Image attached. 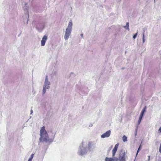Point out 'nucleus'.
<instances>
[{"mask_svg":"<svg viewBox=\"0 0 161 161\" xmlns=\"http://www.w3.org/2000/svg\"><path fill=\"white\" fill-rule=\"evenodd\" d=\"M80 35H81V36L82 37H83V34H81Z\"/></svg>","mask_w":161,"mask_h":161,"instance_id":"obj_23","label":"nucleus"},{"mask_svg":"<svg viewBox=\"0 0 161 161\" xmlns=\"http://www.w3.org/2000/svg\"><path fill=\"white\" fill-rule=\"evenodd\" d=\"M140 147H141V145H140V146H139V148H138V151H137V153H136V154H137V153H138L139 150H140V148H141Z\"/></svg>","mask_w":161,"mask_h":161,"instance_id":"obj_17","label":"nucleus"},{"mask_svg":"<svg viewBox=\"0 0 161 161\" xmlns=\"http://www.w3.org/2000/svg\"><path fill=\"white\" fill-rule=\"evenodd\" d=\"M119 143L116 144L114 147V149L112 150V156L113 157H114L115 154L116 152L117 149L118 148V146H119Z\"/></svg>","mask_w":161,"mask_h":161,"instance_id":"obj_6","label":"nucleus"},{"mask_svg":"<svg viewBox=\"0 0 161 161\" xmlns=\"http://www.w3.org/2000/svg\"><path fill=\"white\" fill-rule=\"evenodd\" d=\"M125 153H124L120 154L119 158V159L120 161H125Z\"/></svg>","mask_w":161,"mask_h":161,"instance_id":"obj_7","label":"nucleus"},{"mask_svg":"<svg viewBox=\"0 0 161 161\" xmlns=\"http://www.w3.org/2000/svg\"><path fill=\"white\" fill-rule=\"evenodd\" d=\"M111 131L110 130H108L105 133H104L101 136V137L102 138H105L106 137H108L110 135Z\"/></svg>","mask_w":161,"mask_h":161,"instance_id":"obj_5","label":"nucleus"},{"mask_svg":"<svg viewBox=\"0 0 161 161\" xmlns=\"http://www.w3.org/2000/svg\"><path fill=\"white\" fill-rule=\"evenodd\" d=\"M72 22H69V23L68 26L67 28H69V29L72 30Z\"/></svg>","mask_w":161,"mask_h":161,"instance_id":"obj_10","label":"nucleus"},{"mask_svg":"<svg viewBox=\"0 0 161 161\" xmlns=\"http://www.w3.org/2000/svg\"><path fill=\"white\" fill-rule=\"evenodd\" d=\"M146 108H147L146 106H145L144 107L142 110L141 112V114H140V117H139V119L138 121V124L139 125L142 119V118L143 115L144 114V112L146 111Z\"/></svg>","mask_w":161,"mask_h":161,"instance_id":"obj_3","label":"nucleus"},{"mask_svg":"<svg viewBox=\"0 0 161 161\" xmlns=\"http://www.w3.org/2000/svg\"><path fill=\"white\" fill-rule=\"evenodd\" d=\"M158 131L160 133H161V127L159 128Z\"/></svg>","mask_w":161,"mask_h":161,"instance_id":"obj_19","label":"nucleus"},{"mask_svg":"<svg viewBox=\"0 0 161 161\" xmlns=\"http://www.w3.org/2000/svg\"><path fill=\"white\" fill-rule=\"evenodd\" d=\"M159 151L160 153H161V144H160V146L159 147Z\"/></svg>","mask_w":161,"mask_h":161,"instance_id":"obj_18","label":"nucleus"},{"mask_svg":"<svg viewBox=\"0 0 161 161\" xmlns=\"http://www.w3.org/2000/svg\"><path fill=\"white\" fill-rule=\"evenodd\" d=\"M129 23L128 22H127L126 24V25L125 26H124V27L126 28V27H127V29H129Z\"/></svg>","mask_w":161,"mask_h":161,"instance_id":"obj_12","label":"nucleus"},{"mask_svg":"<svg viewBox=\"0 0 161 161\" xmlns=\"http://www.w3.org/2000/svg\"><path fill=\"white\" fill-rule=\"evenodd\" d=\"M32 160V159H31V158H29L28 161H31Z\"/></svg>","mask_w":161,"mask_h":161,"instance_id":"obj_20","label":"nucleus"},{"mask_svg":"<svg viewBox=\"0 0 161 161\" xmlns=\"http://www.w3.org/2000/svg\"><path fill=\"white\" fill-rule=\"evenodd\" d=\"M32 112H33V111H32V110H31V114L32 113Z\"/></svg>","mask_w":161,"mask_h":161,"instance_id":"obj_22","label":"nucleus"},{"mask_svg":"<svg viewBox=\"0 0 161 161\" xmlns=\"http://www.w3.org/2000/svg\"><path fill=\"white\" fill-rule=\"evenodd\" d=\"M47 36L45 35L43 37L41 41V45L42 46H44L45 45V43L47 41Z\"/></svg>","mask_w":161,"mask_h":161,"instance_id":"obj_8","label":"nucleus"},{"mask_svg":"<svg viewBox=\"0 0 161 161\" xmlns=\"http://www.w3.org/2000/svg\"><path fill=\"white\" fill-rule=\"evenodd\" d=\"M40 134L41 138H42L43 137H46L47 136V132L45 129V127L44 126L42 127L40 130Z\"/></svg>","mask_w":161,"mask_h":161,"instance_id":"obj_1","label":"nucleus"},{"mask_svg":"<svg viewBox=\"0 0 161 161\" xmlns=\"http://www.w3.org/2000/svg\"><path fill=\"white\" fill-rule=\"evenodd\" d=\"M137 32L136 34H135L133 36V38L134 39H135L137 35Z\"/></svg>","mask_w":161,"mask_h":161,"instance_id":"obj_14","label":"nucleus"},{"mask_svg":"<svg viewBox=\"0 0 161 161\" xmlns=\"http://www.w3.org/2000/svg\"><path fill=\"white\" fill-rule=\"evenodd\" d=\"M79 154L80 155H83L84 154V153H83L81 151H80L79 152Z\"/></svg>","mask_w":161,"mask_h":161,"instance_id":"obj_15","label":"nucleus"},{"mask_svg":"<svg viewBox=\"0 0 161 161\" xmlns=\"http://www.w3.org/2000/svg\"><path fill=\"white\" fill-rule=\"evenodd\" d=\"M49 82L48 81V76L47 75L46 76L45 84V85H44L43 88V94H44L46 92V89H48L49 87V86L48 85L47 86L46 85L47 84L48 85H49Z\"/></svg>","mask_w":161,"mask_h":161,"instance_id":"obj_2","label":"nucleus"},{"mask_svg":"<svg viewBox=\"0 0 161 161\" xmlns=\"http://www.w3.org/2000/svg\"><path fill=\"white\" fill-rule=\"evenodd\" d=\"M142 40H143V42H144L145 41V37H144V33L143 34V37H142Z\"/></svg>","mask_w":161,"mask_h":161,"instance_id":"obj_13","label":"nucleus"},{"mask_svg":"<svg viewBox=\"0 0 161 161\" xmlns=\"http://www.w3.org/2000/svg\"><path fill=\"white\" fill-rule=\"evenodd\" d=\"M122 139L124 142H126L127 141V137L124 135L123 136Z\"/></svg>","mask_w":161,"mask_h":161,"instance_id":"obj_11","label":"nucleus"},{"mask_svg":"<svg viewBox=\"0 0 161 161\" xmlns=\"http://www.w3.org/2000/svg\"><path fill=\"white\" fill-rule=\"evenodd\" d=\"M105 160V161H117L118 160V158L106 157Z\"/></svg>","mask_w":161,"mask_h":161,"instance_id":"obj_9","label":"nucleus"},{"mask_svg":"<svg viewBox=\"0 0 161 161\" xmlns=\"http://www.w3.org/2000/svg\"><path fill=\"white\" fill-rule=\"evenodd\" d=\"M150 158V156H148L149 160Z\"/></svg>","mask_w":161,"mask_h":161,"instance_id":"obj_24","label":"nucleus"},{"mask_svg":"<svg viewBox=\"0 0 161 161\" xmlns=\"http://www.w3.org/2000/svg\"><path fill=\"white\" fill-rule=\"evenodd\" d=\"M135 131H136V135H136V133H137V129H136Z\"/></svg>","mask_w":161,"mask_h":161,"instance_id":"obj_21","label":"nucleus"},{"mask_svg":"<svg viewBox=\"0 0 161 161\" xmlns=\"http://www.w3.org/2000/svg\"><path fill=\"white\" fill-rule=\"evenodd\" d=\"M34 154H34H32L31 155V157L30 158H31V159H32V158H33V156Z\"/></svg>","mask_w":161,"mask_h":161,"instance_id":"obj_16","label":"nucleus"},{"mask_svg":"<svg viewBox=\"0 0 161 161\" xmlns=\"http://www.w3.org/2000/svg\"><path fill=\"white\" fill-rule=\"evenodd\" d=\"M71 30L69 29V28H67L66 30L65 34L64 35V38L65 40L67 39L70 35Z\"/></svg>","mask_w":161,"mask_h":161,"instance_id":"obj_4","label":"nucleus"}]
</instances>
